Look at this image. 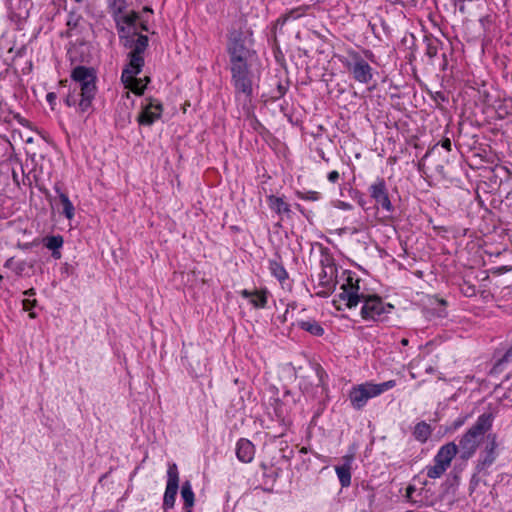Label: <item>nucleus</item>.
Listing matches in <instances>:
<instances>
[{
  "mask_svg": "<svg viewBox=\"0 0 512 512\" xmlns=\"http://www.w3.org/2000/svg\"><path fill=\"white\" fill-rule=\"evenodd\" d=\"M138 18L136 13L125 15L123 22L127 24L128 30L126 31L123 26L120 28L122 33L120 34L121 43L125 48L130 49L127 56L129 61L122 71L121 81L133 93L141 95L150 78L146 76L144 79H140L136 78V76L142 71L144 66L143 53L148 47L149 40L147 36L136 32Z\"/></svg>",
  "mask_w": 512,
  "mask_h": 512,
  "instance_id": "obj_1",
  "label": "nucleus"
},
{
  "mask_svg": "<svg viewBox=\"0 0 512 512\" xmlns=\"http://www.w3.org/2000/svg\"><path fill=\"white\" fill-rule=\"evenodd\" d=\"M342 292L339 293L338 297L341 301L345 302L347 308H353L363 300L364 305L361 310V315L364 319L376 320L383 313L389 312L393 308L390 304H385L378 296H364L359 293V281L353 282L352 277H347L346 283L341 286Z\"/></svg>",
  "mask_w": 512,
  "mask_h": 512,
  "instance_id": "obj_2",
  "label": "nucleus"
},
{
  "mask_svg": "<svg viewBox=\"0 0 512 512\" xmlns=\"http://www.w3.org/2000/svg\"><path fill=\"white\" fill-rule=\"evenodd\" d=\"M71 78L75 83L72 93H69L65 99L68 106L78 104L81 112H86L92 104L96 95V75L92 68L77 66L71 73Z\"/></svg>",
  "mask_w": 512,
  "mask_h": 512,
  "instance_id": "obj_3",
  "label": "nucleus"
},
{
  "mask_svg": "<svg viewBox=\"0 0 512 512\" xmlns=\"http://www.w3.org/2000/svg\"><path fill=\"white\" fill-rule=\"evenodd\" d=\"M492 414L480 415L475 424L459 440V457L462 460L470 459L484 439L485 433L492 426Z\"/></svg>",
  "mask_w": 512,
  "mask_h": 512,
  "instance_id": "obj_4",
  "label": "nucleus"
},
{
  "mask_svg": "<svg viewBox=\"0 0 512 512\" xmlns=\"http://www.w3.org/2000/svg\"><path fill=\"white\" fill-rule=\"evenodd\" d=\"M395 385V380H389L379 384L365 382L353 386L348 397L352 407L356 410H361L371 398L377 397L383 392L394 388Z\"/></svg>",
  "mask_w": 512,
  "mask_h": 512,
  "instance_id": "obj_5",
  "label": "nucleus"
},
{
  "mask_svg": "<svg viewBox=\"0 0 512 512\" xmlns=\"http://www.w3.org/2000/svg\"><path fill=\"white\" fill-rule=\"evenodd\" d=\"M231 68L250 67L254 58V52L246 45L241 35H235L228 45Z\"/></svg>",
  "mask_w": 512,
  "mask_h": 512,
  "instance_id": "obj_6",
  "label": "nucleus"
},
{
  "mask_svg": "<svg viewBox=\"0 0 512 512\" xmlns=\"http://www.w3.org/2000/svg\"><path fill=\"white\" fill-rule=\"evenodd\" d=\"M351 61L346 63V68L353 78L360 83L367 84L372 79L371 66L357 53L350 54Z\"/></svg>",
  "mask_w": 512,
  "mask_h": 512,
  "instance_id": "obj_7",
  "label": "nucleus"
},
{
  "mask_svg": "<svg viewBox=\"0 0 512 512\" xmlns=\"http://www.w3.org/2000/svg\"><path fill=\"white\" fill-rule=\"evenodd\" d=\"M232 80L237 93L244 95L249 98L252 95V79L249 71V67L231 68Z\"/></svg>",
  "mask_w": 512,
  "mask_h": 512,
  "instance_id": "obj_8",
  "label": "nucleus"
},
{
  "mask_svg": "<svg viewBox=\"0 0 512 512\" xmlns=\"http://www.w3.org/2000/svg\"><path fill=\"white\" fill-rule=\"evenodd\" d=\"M167 475L168 481L164 493L163 505L165 508H172L175 503V497L179 486V473L176 464H169Z\"/></svg>",
  "mask_w": 512,
  "mask_h": 512,
  "instance_id": "obj_9",
  "label": "nucleus"
},
{
  "mask_svg": "<svg viewBox=\"0 0 512 512\" xmlns=\"http://www.w3.org/2000/svg\"><path fill=\"white\" fill-rule=\"evenodd\" d=\"M370 195L375 200L377 206L381 207L387 212H391L393 209L392 203L389 199L387 188L383 179H378L374 182L370 188Z\"/></svg>",
  "mask_w": 512,
  "mask_h": 512,
  "instance_id": "obj_10",
  "label": "nucleus"
},
{
  "mask_svg": "<svg viewBox=\"0 0 512 512\" xmlns=\"http://www.w3.org/2000/svg\"><path fill=\"white\" fill-rule=\"evenodd\" d=\"M162 113V105L159 102L150 100V102L145 105L143 111L138 116V122L141 125H151L153 124Z\"/></svg>",
  "mask_w": 512,
  "mask_h": 512,
  "instance_id": "obj_11",
  "label": "nucleus"
},
{
  "mask_svg": "<svg viewBox=\"0 0 512 512\" xmlns=\"http://www.w3.org/2000/svg\"><path fill=\"white\" fill-rule=\"evenodd\" d=\"M457 453H459L458 446L454 442H449L439 449L434 462H438L448 468Z\"/></svg>",
  "mask_w": 512,
  "mask_h": 512,
  "instance_id": "obj_12",
  "label": "nucleus"
},
{
  "mask_svg": "<svg viewBox=\"0 0 512 512\" xmlns=\"http://www.w3.org/2000/svg\"><path fill=\"white\" fill-rule=\"evenodd\" d=\"M255 454L254 445L247 439H240L236 446L237 458L243 463L253 460Z\"/></svg>",
  "mask_w": 512,
  "mask_h": 512,
  "instance_id": "obj_13",
  "label": "nucleus"
},
{
  "mask_svg": "<svg viewBox=\"0 0 512 512\" xmlns=\"http://www.w3.org/2000/svg\"><path fill=\"white\" fill-rule=\"evenodd\" d=\"M352 456L344 457V464L335 467L336 474L342 487H348L351 484V465Z\"/></svg>",
  "mask_w": 512,
  "mask_h": 512,
  "instance_id": "obj_14",
  "label": "nucleus"
},
{
  "mask_svg": "<svg viewBox=\"0 0 512 512\" xmlns=\"http://www.w3.org/2000/svg\"><path fill=\"white\" fill-rule=\"evenodd\" d=\"M241 296L247 299H250L251 304L255 308H264L267 303V297L265 292L259 291H248L246 289L240 292Z\"/></svg>",
  "mask_w": 512,
  "mask_h": 512,
  "instance_id": "obj_15",
  "label": "nucleus"
},
{
  "mask_svg": "<svg viewBox=\"0 0 512 512\" xmlns=\"http://www.w3.org/2000/svg\"><path fill=\"white\" fill-rule=\"evenodd\" d=\"M55 190L58 193L60 202L63 206L62 213L64 214V216L67 219H69V220L73 219V217L75 215V208H74L72 202L69 200L68 196L65 193L60 191V189L58 187H55Z\"/></svg>",
  "mask_w": 512,
  "mask_h": 512,
  "instance_id": "obj_16",
  "label": "nucleus"
},
{
  "mask_svg": "<svg viewBox=\"0 0 512 512\" xmlns=\"http://www.w3.org/2000/svg\"><path fill=\"white\" fill-rule=\"evenodd\" d=\"M298 326L314 336H322L324 334L323 327L315 320L299 321Z\"/></svg>",
  "mask_w": 512,
  "mask_h": 512,
  "instance_id": "obj_17",
  "label": "nucleus"
},
{
  "mask_svg": "<svg viewBox=\"0 0 512 512\" xmlns=\"http://www.w3.org/2000/svg\"><path fill=\"white\" fill-rule=\"evenodd\" d=\"M268 202L270 208L278 214L288 213L290 211L289 205L280 197L271 195L268 197Z\"/></svg>",
  "mask_w": 512,
  "mask_h": 512,
  "instance_id": "obj_18",
  "label": "nucleus"
},
{
  "mask_svg": "<svg viewBox=\"0 0 512 512\" xmlns=\"http://www.w3.org/2000/svg\"><path fill=\"white\" fill-rule=\"evenodd\" d=\"M181 497L186 507L190 508L194 505V493L191 484L186 481L181 488Z\"/></svg>",
  "mask_w": 512,
  "mask_h": 512,
  "instance_id": "obj_19",
  "label": "nucleus"
},
{
  "mask_svg": "<svg viewBox=\"0 0 512 512\" xmlns=\"http://www.w3.org/2000/svg\"><path fill=\"white\" fill-rule=\"evenodd\" d=\"M322 265H323L322 271L319 274L320 283L322 285H328L330 283V281L332 280L336 269H335L334 265L330 264V263H328L327 265H324V263L322 262Z\"/></svg>",
  "mask_w": 512,
  "mask_h": 512,
  "instance_id": "obj_20",
  "label": "nucleus"
},
{
  "mask_svg": "<svg viewBox=\"0 0 512 512\" xmlns=\"http://www.w3.org/2000/svg\"><path fill=\"white\" fill-rule=\"evenodd\" d=\"M270 271L280 282L288 278L285 268L275 260H270Z\"/></svg>",
  "mask_w": 512,
  "mask_h": 512,
  "instance_id": "obj_21",
  "label": "nucleus"
},
{
  "mask_svg": "<svg viewBox=\"0 0 512 512\" xmlns=\"http://www.w3.org/2000/svg\"><path fill=\"white\" fill-rule=\"evenodd\" d=\"M446 470L447 468L444 465L434 462L433 466L427 467V476L431 479H436L441 477Z\"/></svg>",
  "mask_w": 512,
  "mask_h": 512,
  "instance_id": "obj_22",
  "label": "nucleus"
},
{
  "mask_svg": "<svg viewBox=\"0 0 512 512\" xmlns=\"http://www.w3.org/2000/svg\"><path fill=\"white\" fill-rule=\"evenodd\" d=\"M63 237L58 236H50L45 239V246L50 250H59L63 245Z\"/></svg>",
  "mask_w": 512,
  "mask_h": 512,
  "instance_id": "obj_23",
  "label": "nucleus"
},
{
  "mask_svg": "<svg viewBox=\"0 0 512 512\" xmlns=\"http://www.w3.org/2000/svg\"><path fill=\"white\" fill-rule=\"evenodd\" d=\"M415 437L420 441H425L429 434V426L426 423H419L415 427Z\"/></svg>",
  "mask_w": 512,
  "mask_h": 512,
  "instance_id": "obj_24",
  "label": "nucleus"
},
{
  "mask_svg": "<svg viewBox=\"0 0 512 512\" xmlns=\"http://www.w3.org/2000/svg\"><path fill=\"white\" fill-rule=\"evenodd\" d=\"M489 439H490V442L486 446V453H488V454H495V449H496L495 436H493L491 438L489 437Z\"/></svg>",
  "mask_w": 512,
  "mask_h": 512,
  "instance_id": "obj_25",
  "label": "nucleus"
},
{
  "mask_svg": "<svg viewBox=\"0 0 512 512\" xmlns=\"http://www.w3.org/2000/svg\"><path fill=\"white\" fill-rule=\"evenodd\" d=\"M36 303H37V301L35 299H33V300L24 299L22 301L23 309L26 311H30L36 305Z\"/></svg>",
  "mask_w": 512,
  "mask_h": 512,
  "instance_id": "obj_26",
  "label": "nucleus"
},
{
  "mask_svg": "<svg viewBox=\"0 0 512 512\" xmlns=\"http://www.w3.org/2000/svg\"><path fill=\"white\" fill-rule=\"evenodd\" d=\"M494 460H495V454H488V453H486V456L481 461V465L483 467L489 466V465H491L493 463Z\"/></svg>",
  "mask_w": 512,
  "mask_h": 512,
  "instance_id": "obj_27",
  "label": "nucleus"
},
{
  "mask_svg": "<svg viewBox=\"0 0 512 512\" xmlns=\"http://www.w3.org/2000/svg\"><path fill=\"white\" fill-rule=\"evenodd\" d=\"M494 460H495V454H488V453H486V456L481 461V465L483 467L489 466V465H491L493 463Z\"/></svg>",
  "mask_w": 512,
  "mask_h": 512,
  "instance_id": "obj_28",
  "label": "nucleus"
},
{
  "mask_svg": "<svg viewBox=\"0 0 512 512\" xmlns=\"http://www.w3.org/2000/svg\"><path fill=\"white\" fill-rule=\"evenodd\" d=\"M302 198L306 199V200L316 201L319 199V193L315 192V191H309V192L305 193Z\"/></svg>",
  "mask_w": 512,
  "mask_h": 512,
  "instance_id": "obj_29",
  "label": "nucleus"
},
{
  "mask_svg": "<svg viewBox=\"0 0 512 512\" xmlns=\"http://www.w3.org/2000/svg\"><path fill=\"white\" fill-rule=\"evenodd\" d=\"M335 207L338 209H342V210H351L352 209V205L347 202H344V201H337L335 203Z\"/></svg>",
  "mask_w": 512,
  "mask_h": 512,
  "instance_id": "obj_30",
  "label": "nucleus"
},
{
  "mask_svg": "<svg viewBox=\"0 0 512 512\" xmlns=\"http://www.w3.org/2000/svg\"><path fill=\"white\" fill-rule=\"evenodd\" d=\"M328 180L331 182V183H335L337 182V180L339 179V173L337 171H331L329 174H328Z\"/></svg>",
  "mask_w": 512,
  "mask_h": 512,
  "instance_id": "obj_31",
  "label": "nucleus"
},
{
  "mask_svg": "<svg viewBox=\"0 0 512 512\" xmlns=\"http://www.w3.org/2000/svg\"><path fill=\"white\" fill-rule=\"evenodd\" d=\"M46 100L49 102L51 106H53L56 101V94L53 92L48 93L46 96Z\"/></svg>",
  "mask_w": 512,
  "mask_h": 512,
  "instance_id": "obj_32",
  "label": "nucleus"
},
{
  "mask_svg": "<svg viewBox=\"0 0 512 512\" xmlns=\"http://www.w3.org/2000/svg\"><path fill=\"white\" fill-rule=\"evenodd\" d=\"M415 492V487L412 485H409L406 488V498L410 500L412 498V494Z\"/></svg>",
  "mask_w": 512,
  "mask_h": 512,
  "instance_id": "obj_33",
  "label": "nucleus"
},
{
  "mask_svg": "<svg viewBox=\"0 0 512 512\" xmlns=\"http://www.w3.org/2000/svg\"><path fill=\"white\" fill-rule=\"evenodd\" d=\"M427 54L429 55V57H434L437 54V48L429 45L427 48Z\"/></svg>",
  "mask_w": 512,
  "mask_h": 512,
  "instance_id": "obj_34",
  "label": "nucleus"
},
{
  "mask_svg": "<svg viewBox=\"0 0 512 512\" xmlns=\"http://www.w3.org/2000/svg\"><path fill=\"white\" fill-rule=\"evenodd\" d=\"M24 269H25V262H20L17 264V267L15 270H16L17 274H21Z\"/></svg>",
  "mask_w": 512,
  "mask_h": 512,
  "instance_id": "obj_35",
  "label": "nucleus"
},
{
  "mask_svg": "<svg viewBox=\"0 0 512 512\" xmlns=\"http://www.w3.org/2000/svg\"><path fill=\"white\" fill-rule=\"evenodd\" d=\"M442 147H444L447 150H451V141L450 139L446 138L442 141Z\"/></svg>",
  "mask_w": 512,
  "mask_h": 512,
  "instance_id": "obj_36",
  "label": "nucleus"
},
{
  "mask_svg": "<svg viewBox=\"0 0 512 512\" xmlns=\"http://www.w3.org/2000/svg\"><path fill=\"white\" fill-rule=\"evenodd\" d=\"M52 256L56 259H59L61 257V253L59 250H52Z\"/></svg>",
  "mask_w": 512,
  "mask_h": 512,
  "instance_id": "obj_37",
  "label": "nucleus"
},
{
  "mask_svg": "<svg viewBox=\"0 0 512 512\" xmlns=\"http://www.w3.org/2000/svg\"><path fill=\"white\" fill-rule=\"evenodd\" d=\"M24 294L26 296H33V295H35V290L33 288L28 289L27 291L24 292Z\"/></svg>",
  "mask_w": 512,
  "mask_h": 512,
  "instance_id": "obj_38",
  "label": "nucleus"
},
{
  "mask_svg": "<svg viewBox=\"0 0 512 512\" xmlns=\"http://www.w3.org/2000/svg\"><path fill=\"white\" fill-rule=\"evenodd\" d=\"M408 343H409V341H408V339H406V338H403V339L401 340V344H402V345H404V346L408 345Z\"/></svg>",
  "mask_w": 512,
  "mask_h": 512,
  "instance_id": "obj_39",
  "label": "nucleus"
},
{
  "mask_svg": "<svg viewBox=\"0 0 512 512\" xmlns=\"http://www.w3.org/2000/svg\"><path fill=\"white\" fill-rule=\"evenodd\" d=\"M426 371H427V372H429V373H432V372L434 371V369H433V367H432V366H430V367H428V368L426 369Z\"/></svg>",
  "mask_w": 512,
  "mask_h": 512,
  "instance_id": "obj_40",
  "label": "nucleus"
},
{
  "mask_svg": "<svg viewBox=\"0 0 512 512\" xmlns=\"http://www.w3.org/2000/svg\"><path fill=\"white\" fill-rule=\"evenodd\" d=\"M29 317H30V318H35V317H36V314H35L34 312H30V313H29Z\"/></svg>",
  "mask_w": 512,
  "mask_h": 512,
  "instance_id": "obj_41",
  "label": "nucleus"
},
{
  "mask_svg": "<svg viewBox=\"0 0 512 512\" xmlns=\"http://www.w3.org/2000/svg\"><path fill=\"white\" fill-rule=\"evenodd\" d=\"M141 27H142V29H143V30H147V27H146V25H145V24H143V23H142V24H141Z\"/></svg>",
  "mask_w": 512,
  "mask_h": 512,
  "instance_id": "obj_42",
  "label": "nucleus"
},
{
  "mask_svg": "<svg viewBox=\"0 0 512 512\" xmlns=\"http://www.w3.org/2000/svg\"><path fill=\"white\" fill-rule=\"evenodd\" d=\"M359 204H360V206H362V207H364V205H365L364 201H362V200H360V201H359Z\"/></svg>",
  "mask_w": 512,
  "mask_h": 512,
  "instance_id": "obj_43",
  "label": "nucleus"
}]
</instances>
